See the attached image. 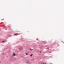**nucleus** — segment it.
<instances>
[{
    "label": "nucleus",
    "mask_w": 64,
    "mask_h": 64,
    "mask_svg": "<svg viewBox=\"0 0 64 64\" xmlns=\"http://www.w3.org/2000/svg\"><path fill=\"white\" fill-rule=\"evenodd\" d=\"M21 49H20V50H21Z\"/></svg>",
    "instance_id": "nucleus-14"
},
{
    "label": "nucleus",
    "mask_w": 64,
    "mask_h": 64,
    "mask_svg": "<svg viewBox=\"0 0 64 64\" xmlns=\"http://www.w3.org/2000/svg\"><path fill=\"white\" fill-rule=\"evenodd\" d=\"M33 56V54H32L30 55V57H32Z\"/></svg>",
    "instance_id": "nucleus-2"
},
{
    "label": "nucleus",
    "mask_w": 64,
    "mask_h": 64,
    "mask_svg": "<svg viewBox=\"0 0 64 64\" xmlns=\"http://www.w3.org/2000/svg\"><path fill=\"white\" fill-rule=\"evenodd\" d=\"M26 63H29V62H28V61L26 62Z\"/></svg>",
    "instance_id": "nucleus-3"
},
{
    "label": "nucleus",
    "mask_w": 64,
    "mask_h": 64,
    "mask_svg": "<svg viewBox=\"0 0 64 64\" xmlns=\"http://www.w3.org/2000/svg\"><path fill=\"white\" fill-rule=\"evenodd\" d=\"M0 63H1V61H0Z\"/></svg>",
    "instance_id": "nucleus-11"
},
{
    "label": "nucleus",
    "mask_w": 64,
    "mask_h": 64,
    "mask_svg": "<svg viewBox=\"0 0 64 64\" xmlns=\"http://www.w3.org/2000/svg\"><path fill=\"white\" fill-rule=\"evenodd\" d=\"M12 59H10V61H12Z\"/></svg>",
    "instance_id": "nucleus-7"
},
{
    "label": "nucleus",
    "mask_w": 64,
    "mask_h": 64,
    "mask_svg": "<svg viewBox=\"0 0 64 64\" xmlns=\"http://www.w3.org/2000/svg\"><path fill=\"white\" fill-rule=\"evenodd\" d=\"M5 42V41L4 40V41H2V42L3 43V42Z\"/></svg>",
    "instance_id": "nucleus-5"
},
{
    "label": "nucleus",
    "mask_w": 64,
    "mask_h": 64,
    "mask_svg": "<svg viewBox=\"0 0 64 64\" xmlns=\"http://www.w3.org/2000/svg\"><path fill=\"white\" fill-rule=\"evenodd\" d=\"M12 54L13 55V56H15L16 55V54L14 53H13Z\"/></svg>",
    "instance_id": "nucleus-1"
},
{
    "label": "nucleus",
    "mask_w": 64,
    "mask_h": 64,
    "mask_svg": "<svg viewBox=\"0 0 64 64\" xmlns=\"http://www.w3.org/2000/svg\"><path fill=\"white\" fill-rule=\"evenodd\" d=\"M30 50H33V49H32V48H30Z\"/></svg>",
    "instance_id": "nucleus-4"
},
{
    "label": "nucleus",
    "mask_w": 64,
    "mask_h": 64,
    "mask_svg": "<svg viewBox=\"0 0 64 64\" xmlns=\"http://www.w3.org/2000/svg\"><path fill=\"white\" fill-rule=\"evenodd\" d=\"M44 64H46V63H44Z\"/></svg>",
    "instance_id": "nucleus-12"
},
{
    "label": "nucleus",
    "mask_w": 64,
    "mask_h": 64,
    "mask_svg": "<svg viewBox=\"0 0 64 64\" xmlns=\"http://www.w3.org/2000/svg\"><path fill=\"white\" fill-rule=\"evenodd\" d=\"M26 55H28V54H27V53H26Z\"/></svg>",
    "instance_id": "nucleus-6"
},
{
    "label": "nucleus",
    "mask_w": 64,
    "mask_h": 64,
    "mask_svg": "<svg viewBox=\"0 0 64 64\" xmlns=\"http://www.w3.org/2000/svg\"><path fill=\"white\" fill-rule=\"evenodd\" d=\"M47 49H49V48H47Z\"/></svg>",
    "instance_id": "nucleus-8"
},
{
    "label": "nucleus",
    "mask_w": 64,
    "mask_h": 64,
    "mask_svg": "<svg viewBox=\"0 0 64 64\" xmlns=\"http://www.w3.org/2000/svg\"><path fill=\"white\" fill-rule=\"evenodd\" d=\"M43 64H44V63H43Z\"/></svg>",
    "instance_id": "nucleus-13"
},
{
    "label": "nucleus",
    "mask_w": 64,
    "mask_h": 64,
    "mask_svg": "<svg viewBox=\"0 0 64 64\" xmlns=\"http://www.w3.org/2000/svg\"><path fill=\"white\" fill-rule=\"evenodd\" d=\"M40 52V53H41V52Z\"/></svg>",
    "instance_id": "nucleus-10"
},
{
    "label": "nucleus",
    "mask_w": 64,
    "mask_h": 64,
    "mask_svg": "<svg viewBox=\"0 0 64 64\" xmlns=\"http://www.w3.org/2000/svg\"><path fill=\"white\" fill-rule=\"evenodd\" d=\"M15 35H16V34H14Z\"/></svg>",
    "instance_id": "nucleus-9"
}]
</instances>
